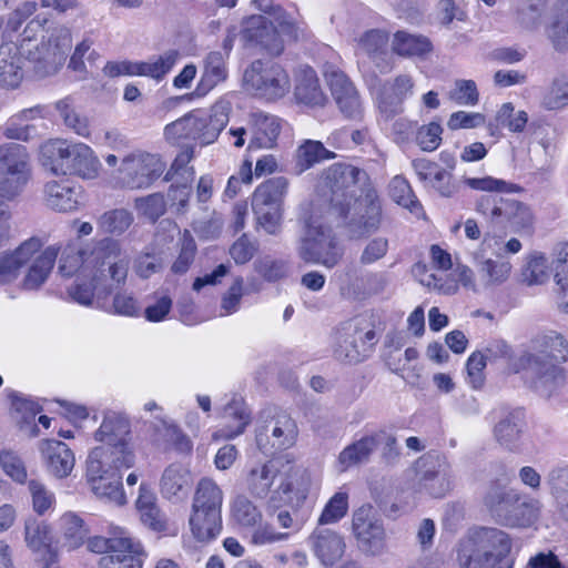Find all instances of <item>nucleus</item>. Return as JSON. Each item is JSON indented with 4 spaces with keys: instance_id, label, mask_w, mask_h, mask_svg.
Masks as SVG:
<instances>
[{
    "instance_id": "nucleus-1",
    "label": "nucleus",
    "mask_w": 568,
    "mask_h": 568,
    "mask_svg": "<svg viewBox=\"0 0 568 568\" xmlns=\"http://www.w3.org/2000/svg\"><path fill=\"white\" fill-rule=\"evenodd\" d=\"M483 354L487 361L507 359L514 373L524 372L525 384L544 397H550L566 382L562 364L568 361V341L559 333L549 332L531 342V349L517 358L510 345L503 339L490 342Z\"/></svg>"
},
{
    "instance_id": "nucleus-2",
    "label": "nucleus",
    "mask_w": 568,
    "mask_h": 568,
    "mask_svg": "<svg viewBox=\"0 0 568 568\" xmlns=\"http://www.w3.org/2000/svg\"><path fill=\"white\" fill-rule=\"evenodd\" d=\"M87 263L88 267H95V271L79 276L68 290L70 297L77 303L89 306L94 296L104 300L125 285L130 256L118 241L110 237L101 240Z\"/></svg>"
},
{
    "instance_id": "nucleus-3",
    "label": "nucleus",
    "mask_w": 568,
    "mask_h": 568,
    "mask_svg": "<svg viewBox=\"0 0 568 568\" xmlns=\"http://www.w3.org/2000/svg\"><path fill=\"white\" fill-rule=\"evenodd\" d=\"M464 183L473 190L488 193L476 200L475 211L494 230L520 232L531 229L534 216L530 209L523 202L501 195L520 191L519 185L493 176L465 178Z\"/></svg>"
},
{
    "instance_id": "nucleus-4",
    "label": "nucleus",
    "mask_w": 568,
    "mask_h": 568,
    "mask_svg": "<svg viewBox=\"0 0 568 568\" xmlns=\"http://www.w3.org/2000/svg\"><path fill=\"white\" fill-rule=\"evenodd\" d=\"M371 179L366 171L348 163H335L327 168L318 182L320 199L312 203L316 210L325 209L327 216L347 217L351 204L359 195L372 196Z\"/></svg>"
},
{
    "instance_id": "nucleus-5",
    "label": "nucleus",
    "mask_w": 568,
    "mask_h": 568,
    "mask_svg": "<svg viewBox=\"0 0 568 568\" xmlns=\"http://www.w3.org/2000/svg\"><path fill=\"white\" fill-rule=\"evenodd\" d=\"M40 160L55 175L94 180L101 170V162L89 145L60 139L49 140L41 145Z\"/></svg>"
},
{
    "instance_id": "nucleus-6",
    "label": "nucleus",
    "mask_w": 568,
    "mask_h": 568,
    "mask_svg": "<svg viewBox=\"0 0 568 568\" xmlns=\"http://www.w3.org/2000/svg\"><path fill=\"white\" fill-rule=\"evenodd\" d=\"M511 542L508 535L497 528H481L475 540L459 551L462 568H513Z\"/></svg>"
},
{
    "instance_id": "nucleus-7",
    "label": "nucleus",
    "mask_w": 568,
    "mask_h": 568,
    "mask_svg": "<svg viewBox=\"0 0 568 568\" xmlns=\"http://www.w3.org/2000/svg\"><path fill=\"white\" fill-rule=\"evenodd\" d=\"M223 491L211 478H202L195 489L190 527L199 541L214 539L222 529Z\"/></svg>"
},
{
    "instance_id": "nucleus-8",
    "label": "nucleus",
    "mask_w": 568,
    "mask_h": 568,
    "mask_svg": "<svg viewBox=\"0 0 568 568\" xmlns=\"http://www.w3.org/2000/svg\"><path fill=\"white\" fill-rule=\"evenodd\" d=\"M312 207L310 216L304 217L305 232L300 241L297 254L308 264H321L332 268L343 256L337 240L331 226L320 221L321 215Z\"/></svg>"
},
{
    "instance_id": "nucleus-9",
    "label": "nucleus",
    "mask_w": 568,
    "mask_h": 568,
    "mask_svg": "<svg viewBox=\"0 0 568 568\" xmlns=\"http://www.w3.org/2000/svg\"><path fill=\"white\" fill-rule=\"evenodd\" d=\"M375 337L376 333L369 317L358 315L337 328L334 356L344 363H359L368 356Z\"/></svg>"
},
{
    "instance_id": "nucleus-10",
    "label": "nucleus",
    "mask_w": 568,
    "mask_h": 568,
    "mask_svg": "<svg viewBox=\"0 0 568 568\" xmlns=\"http://www.w3.org/2000/svg\"><path fill=\"white\" fill-rule=\"evenodd\" d=\"M131 426L129 419L116 413L104 416L94 437L104 443L101 446L105 452V459L110 460L118 469H128L134 465L135 456L130 447Z\"/></svg>"
},
{
    "instance_id": "nucleus-11",
    "label": "nucleus",
    "mask_w": 568,
    "mask_h": 568,
    "mask_svg": "<svg viewBox=\"0 0 568 568\" xmlns=\"http://www.w3.org/2000/svg\"><path fill=\"white\" fill-rule=\"evenodd\" d=\"M121 469L105 459L103 448H93L87 459V479L93 494L106 501L122 506L126 503L122 487Z\"/></svg>"
},
{
    "instance_id": "nucleus-12",
    "label": "nucleus",
    "mask_w": 568,
    "mask_h": 568,
    "mask_svg": "<svg viewBox=\"0 0 568 568\" xmlns=\"http://www.w3.org/2000/svg\"><path fill=\"white\" fill-rule=\"evenodd\" d=\"M165 168L160 155L133 151L122 159L118 169V181L130 190L148 189L163 174Z\"/></svg>"
},
{
    "instance_id": "nucleus-13",
    "label": "nucleus",
    "mask_w": 568,
    "mask_h": 568,
    "mask_svg": "<svg viewBox=\"0 0 568 568\" xmlns=\"http://www.w3.org/2000/svg\"><path fill=\"white\" fill-rule=\"evenodd\" d=\"M243 80L248 89L267 100L284 97L291 87L290 77L284 68L270 60L253 61L245 70Z\"/></svg>"
},
{
    "instance_id": "nucleus-14",
    "label": "nucleus",
    "mask_w": 568,
    "mask_h": 568,
    "mask_svg": "<svg viewBox=\"0 0 568 568\" xmlns=\"http://www.w3.org/2000/svg\"><path fill=\"white\" fill-rule=\"evenodd\" d=\"M226 122L225 115L206 116L200 111H192L183 118L168 124L164 129L166 140H199L201 144H210L216 140Z\"/></svg>"
},
{
    "instance_id": "nucleus-15",
    "label": "nucleus",
    "mask_w": 568,
    "mask_h": 568,
    "mask_svg": "<svg viewBox=\"0 0 568 568\" xmlns=\"http://www.w3.org/2000/svg\"><path fill=\"white\" fill-rule=\"evenodd\" d=\"M418 487L435 498L444 497L453 487L454 471L448 458L428 452L417 460Z\"/></svg>"
},
{
    "instance_id": "nucleus-16",
    "label": "nucleus",
    "mask_w": 568,
    "mask_h": 568,
    "mask_svg": "<svg viewBox=\"0 0 568 568\" xmlns=\"http://www.w3.org/2000/svg\"><path fill=\"white\" fill-rule=\"evenodd\" d=\"M356 201L351 204L347 217L326 216V219L345 224L353 237H363L375 233L382 221V207L376 191L373 190V195L369 197L359 195Z\"/></svg>"
},
{
    "instance_id": "nucleus-17",
    "label": "nucleus",
    "mask_w": 568,
    "mask_h": 568,
    "mask_svg": "<svg viewBox=\"0 0 568 568\" xmlns=\"http://www.w3.org/2000/svg\"><path fill=\"white\" fill-rule=\"evenodd\" d=\"M296 436L294 419L286 413H278L257 428L256 445L263 454L272 455L293 446Z\"/></svg>"
},
{
    "instance_id": "nucleus-18",
    "label": "nucleus",
    "mask_w": 568,
    "mask_h": 568,
    "mask_svg": "<svg viewBox=\"0 0 568 568\" xmlns=\"http://www.w3.org/2000/svg\"><path fill=\"white\" fill-rule=\"evenodd\" d=\"M352 528L364 552L376 556L385 550L386 532L382 521L375 518L371 505H363L354 511Z\"/></svg>"
},
{
    "instance_id": "nucleus-19",
    "label": "nucleus",
    "mask_w": 568,
    "mask_h": 568,
    "mask_svg": "<svg viewBox=\"0 0 568 568\" xmlns=\"http://www.w3.org/2000/svg\"><path fill=\"white\" fill-rule=\"evenodd\" d=\"M43 193L47 206L58 212L77 211L82 203L81 186L68 179L47 182Z\"/></svg>"
},
{
    "instance_id": "nucleus-20",
    "label": "nucleus",
    "mask_w": 568,
    "mask_h": 568,
    "mask_svg": "<svg viewBox=\"0 0 568 568\" xmlns=\"http://www.w3.org/2000/svg\"><path fill=\"white\" fill-rule=\"evenodd\" d=\"M243 38L247 42L260 44L273 55L281 54L284 49L277 29L263 16H252L246 20Z\"/></svg>"
},
{
    "instance_id": "nucleus-21",
    "label": "nucleus",
    "mask_w": 568,
    "mask_h": 568,
    "mask_svg": "<svg viewBox=\"0 0 568 568\" xmlns=\"http://www.w3.org/2000/svg\"><path fill=\"white\" fill-rule=\"evenodd\" d=\"M41 246L39 239L31 237L13 252L0 254V285L14 281L20 273V268L40 251Z\"/></svg>"
},
{
    "instance_id": "nucleus-22",
    "label": "nucleus",
    "mask_w": 568,
    "mask_h": 568,
    "mask_svg": "<svg viewBox=\"0 0 568 568\" xmlns=\"http://www.w3.org/2000/svg\"><path fill=\"white\" fill-rule=\"evenodd\" d=\"M312 548L325 566H332L342 558L345 542L342 536L328 528H316L310 536Z\"/></svg>"
},
{
    "instance_id": "nucleus-23",
    "label": "nucleus",
    "mask_w": 568,
    "mask_h": 568,
    "mask_svg": "<svg viewBox=\"0 0 568 568\" xmlns=\"http://www.w3.org/2000/svg\"><path fill=\"white\" fill-rule=\"evenodd\" d=\"M41 452L50 474L57 478H65L71 474L75 459L67 444L49 439L42 444Z\"/></svg>"
},
{
    "instance_id": "nucleus-24",
    "label": "nucleus",
    "mask_w": 568,
    "mask_h": 568,
    "mask_svg": "<svg viewBox=\"0 0 568 568\" xmlns=\"http://www.w3.org/2000/svg\"><path fill=\"white\" fill-rule=\"evenodd\" d=\"M26 60L19 48L10 42L0 45V84L17 88L23 79Z\"/></svg>"
},
{
    "instance_id": "nucleus-25",
    "label": "nucleus",
    "mask_w": 568,
    "mask_h": 568,
    "mask_svg": "<svg viewBox=\"0 0 568 568\" xmlns=\"http://www.w3.org/2000/svg\"><path fill=\"white\" fill-rule=\"evenodd\" d=\"M252 120V139L248 150L253 149H271L275 145L281 132L280 120L274 115L256 112L251 115Z\"/></svg>"
},
{
    "instance_id": "nucleus-26",
    "label": "nucleus",
    "mask_w": 568,
    "mask_h": 568,
    "mask_svg": "<svg viewBox=\"0 0 568 568\" xmlns=\"http://www.w3.org/2000/svg\"><path fill=\"white\" fill-rule=\"evenodd\" d=\"M160 487L164 498L182 500L191 490L192 476L183 466L170 465L162 475Z\"/></svg>"
},
{
    "instance_id": "nucleus-27",
    "label": "nucleus",
    "mask_w": 568,
    "mask_h": 568,
    "mask_svg": "<svg viewBox=\"0 0 568 568\" xmlns=\"http://www.w3.org/2000/svg\"><path fill=\"white\" fill-rule=\"evenodd\" d=\"M294 95L298 103L311 108L324 106L327 102L316 72L311 68L304 69L297 77Z\"/></svg>"
},
{
    "instance_id": "nucleus-28",
    "label": "nucleus",
    "mask_w": 568,
    "mask_h": 568,
    "mask_svg": "<svg viewBox=\"0 0 568 568\" xmlns=\"http://www.w3.org/2000/svg\"><path fill=\"white\" fill-rule=\"evenodd\" d=\"M227 77L225 58L222 52H210L203 60V73L195 89V94L203 97Z\"/></svg>"
},
{
    "instance_id": "nucleus-29",
    "label": "nucleus",
    "mask_w": 568,
    "mask_h": 568,
    "mask_svg": "<svg viewBox=\"0 0 568 568\" xmlns=\"http://www.w3.org/2000/svg\"><path fill=\"white\" fill-rule=\"evenodd\" d=\"M525 427L521 410L507 413L494 427L496 440L507 449H515L521 438Z\"/></svg>"
},
{
    "instance_id": "nucleus-30",
    "label": "nucleus",
    "mask_w": 568,
    "mask_h": 568,
    "mask_svg": "<svg viewBox=\"0 0 568 568\" xmlns=\"http://www.w3.org/2000/svg\"><path fill=\"white\" fill-rule=\"evenodd\" d=\"M278 474L273 460L253 466L246 476V489L255 498H265Z\"/></svg>"
},
{
    "instance_id": "nucleus-31",
    "label": "nucleus",
    "mask_w": 568,
    "mask_h": 568,
    "mask_svg": "<svg viewBox=\"0 0 568 568\" xmlns=\"http://www.w3.org/2000/svg\"><path fill=\"white\" fill-rule=\"evenodd\" d=\"M538 515V501L523 498L517 493V500L506 510L499 521L511 527H528L536 521Z\"/></svg>"
},
{
    "instance_id": "nucleus-32",
    "label": "nucleus",
    "mask_w": 568,
    "mask_h": 568,
    "mask_svg": "<svg viewBox=\"0 0 568 568\" xmlns=\"http://www.w3.org/2000/svg\"><path fill=\"white\" fill-rule=\"evenodd\" d=\"M59 250L54 246L47 247L33 262L27 275L23 278L24 290H38L51 273Z\"/></svg>"
},
{
    "instance_id": "nucleus-33",
    "label": "nucleus",
    "mask_w": 568,
    "mask_h": 568,
    "mask_svg": "<svg viewBox=\"0 0 568 568\" xmlns=\"http://www.w3.org/2000/svg\"><path fill=\"white\" fill-rule=\"evenodd\" d=\"M374 440L373 433H371L346 446L338 455L341 470L368 463L372 454L375 452Z\"/></svg>"
},
{
    "instance_id": "nucleus-34",
    "label": "nucleus",
    "mask_w": 568,
    "mask_h": 568,
    "mask_svg": "<svg viewBox=\"0 0 568 568\" xmlns=\"http://www.w3.org/2000/svg\"><path fill=\"white\" fill-rule=\"evenodd\" d=\"M101 244V240L88 245L83 250H75L74 247H67L60 258L59 272L63 276H72L77 271H80L79 276H84L88 273L94 272L95 267H88L87 260L89 255Z\"/></svg>"
},
{
    "instance_id": "nucleus-35",
    "label": "nucleus",
    "mask_w": 568,
    "mask_h": 568,
    "mask_svg": "<svg viewBox=\"0 0 568 568\" xmlns=\"http://www.w3.org/2000/svg\"><path fill=\"white\" fill-rule=\"evenodd\" d=\"M336 154L327 150L322 142L315 140L304 141L296 151V170L302 173L316 163L335 159Z\"/></svg>"
},
{
    "instance_id": "nucleus-36",
    "label": "nucleus",
    "mask_w": 568,
    "mask_h": 568,
    "mask_svg": "<svg viewBox=\"0 0 568 568\" xmlns=\"http://www.w3.org/2000/svg\"><path fill=\"white\" fill-rule=\"evenodd\" d=\"M88 549L97 554H113L123 552L124 549H132L134 552L141 550V542L121 532L120 536L105 538L102 536H94L88 540Z\"/></svg>"
},
{
    "instance_id": "nucleus-37",
    "label": "nucleus",
    "mask_w": 568,
    "mask_h": 568,
    "mask_svg": "<svg viewBox=\"0 0 568 568\" xmlns=\"http://www.w3.org/2000/svg\"><path fill=\"white\" fill-rule=\"evenodd\" d=\"M394 52L402 57H420L432 51L428 38L397 31L392 43Z\"/></svg>"
},
{
    "instance_id": "nucleus-38",
    "label": "nucleus",
    "mask_w": 568,
    "mask_h": 568,
    "mask_svg": "<svg viewBox=\"0 0 568 568\" xmlns=\"http://www.w3.org/2000/svg\"><path fill=\"white\" fill-rule=\"evenodd\" d=\"M511 268L510 262L505 258H486L478 263V273L485 287L497 286L506 282Z\"/></svg>"
},
{
    "instance_id": "nucleus-39",
    "label": "nucleus",
    "mask_w": 568,
    "mask_h": 568,
    "mask_svg": "<svg viewBox=\"0 0 568 568\" xmlns=\"http://www.w3.org/2000/svg\"><path fill=\"white\" fill-rule=\"evenodd\" d=\"M515 500H517V491L507 489L497 483H493L489 486L484 497L486 507L498 520Z\"/></svg>"
},
{
    "instance_id": "nucleus-40",
    "label": "nucleus",
    "mask_w": 568,
    "mask_h": 568,
    "mask_svg": "<svg viewBox=\"0 0 568 568\" xmlns=\"http://www.w3.org/2000/svg\"><path fill=\"white\" fill-rule=\"evenodd\" d=\"M287 185L288 181L286 178H272L256 187L252 202H256L257 205H262V203L283 204Z\"/></svg>"
},
{
    "instance_id": "nucleus-41",
    "label": "nucleus",
    "mask_w": 568,
    "mask_h": 568,
    "mask_svg": "<svg viewBox=\"0 0 568 568\" xmlns=\"http://www.w3.org/2000/svg\"><path fill=\"white\" fill-rule=\"evenodd\" d=\"M179 51L168 50L153 61L138 62L139 75L161 80L171 71L179 59Z\"/></svg>"
},
{
    "instance_id": "nucleus-42",
    "label": "nucleus",
    "mask_w": 568,
    "mask_h": 568,
    "mask_svg": "<svg viewBox=\"0 0 568 568\" xmlns=\"http://www.w3.org/2000/svg\"><path fill=\"white\" fill-rule=\"evenodd\" d=\"M132 222L133 216L128 210L114 209L99 217L98 226L103 233L120 235L130 227Z\"/></svg>"
},
{
    "instance_id": "nucleus-43",
    "label": "nucleus",
    "mask_w": 568,
    "mask_h": 568,
    "mask_svg": "<svg viewBox=\"0 0 568 568\" xmlns=\"http://www.w3.org/2000/svg\"><path fill=\"white\" fill-rule=\"evenodd\" d=\"M144 549L139 552L124 549L123 552H113L102 556L98 561L99 568H142Z\"/></svg>"
},
{
    "instance_id": "nucleus-44",
    "label": "nucleus",
    "mask_w": 568,
    "mask_h": 568,
    "mask_svg": "<svg viewBox=\"0 0 568 568\" xmlns=\"http://www.w3.org/2000/svg\"><path fill=\"white\" fill-rule=\"evenodd\" d=\"M55 109L68 128L74 130L81 136L89 135L88 120L75 111L73 100L70 97L59 100L55 103Z\"/></svg>"
},
{
    "instance_id": "nucleus-45",
    "label": "nucleus",
    "mask_w": 568,
    "mask_h": 568,
    "mask_svg": "<svg viewBox=\"0 0 568 568\" xmlns=\"http://www.w3.org/2000/svg\"><path fill=\"white\" fill-rule=\"evenodd\" d=\"M551 493L562 504V515L568 520V466L552 468L547 477Z\"/></svg>"
},
{
    "instance_id": "nucleus-46",
    "label": "nucleus",
    "mask_w": 568,
    "mask_h": 568,
    "mask_svg": "<svg viewBox=\"0 0 568 568\" xmlns=\"http://www.w3.org/2000/svg\"><path fill=\"white\" fill-rule=\"evenodd\" d=\"M233 519L243 527H253L262 519L257 507L245 496H237L232 505Z\"/></svg>"
},
{
    "instance_id": "nucleus-47",
    "label": "nucleus",
    "mask_w": 568,
    "mask_h": 568,
    "mask_svg": "<svg viewBox=\"0 0 568 568\" xmlns=\"http://www.w3.org/2000/svg\"><path fill=\"white\" fill-rule=\"evenodd\" d=\"M443 128L438 122H430L416 128L415 143L424 152L437 150L442 143Z\"/></svg>"
},
{
    "instance_id": "nucleus-48",
    "label": "nucleus",
    "mask_w": 568,
    "mask_h": 568,
    "mask_svg": "<svg viewBox=\"0 0 568 568\" xmlns=\"http://www.w3.org/2000/svg\"><path fill=\"white\" fill-rule=\"evenodd\" d=\"M375 449L382 446L381 458L386 464H395L400 455L396 435L388 428L373 432Z\"/></svg>"
},
{
    "instance_id": "nucleus-49",
    "label": "nucleus",
    "mask_w": 568,
    "mask_h": 568,
    "mask_svg": "<svg viewBox=\"0 0 568 568\" xmlns=\"http://www.w3.org/2000/svg\"><path fill=\"white\" fill-rule=\"evenodd\" d=\"M549 38L557 50L568 48V0L560 4L556 20L549 29Z\"/></svg>"
},
{
    "instance_id": "nucleus-50",
    "label": "nucleus",
    "mask_w": 568,
    "mask_h": 568,
    "mask_svg": "<svg viewBox=\"0 0 568 568\" xmlns=\"http://www.w3.org/2000/svg\"><path fill=\"white\" fill-rule=\"evenodd\" d=\"M196 254V244L187 230L184 231L179 256L171 266V272L175 275L185 274L192 265Z\"/></svg>"
},
{
    "instance_id": "nucleus-51",
    "label": "nucleus",
    "mask_w": 568,
    "mask_h": 568,
    "mask_svg": "<svg viewBox=\"0 0 568 568\" xmlns=\"http://www.w3.org/2000/svg\"><path fill=\"white\" fill-rule=\"evenodd\" d=\"M24 539L27 545L33 550H40L50 542V530L42 520L30 519L26 521Z\"/></svg>"
},
{
    "instance_id": "nucleus-52",
    "label": "nucleus",
    "mask_w": 568,
    "mask_h": 568,
    "mask_svg": "<svg viewBox=\"0 0 568 568\" xmlns=\"http://www.w3.org/2000/svg\"><path fill=\"white\" fill-rule=\"evenodd\" d=\"M0 465L2 470L13 481L18 484L27 483L28 473L23 460L12 450H2L0 453Z\"/></svg>"
},
{
    "instance_id": "nucleus-53",
    "label": "nucleus",
    "mask_w": 568,
    "mask_h": 568,
    "mask_svg": "<svg viewBox=\"0 0 568 568\" xmlns=\"http://www.w3.org/2000/svg\"><path fill=\"white\" fill-rule=\"evenodd\" d=\"M388 36L381 30H369L359 39V48L372 59H377L386 52Z\"/></svg>"
},
{
    "instance_id": "nucleus-54",
    "label": "nucleus",
    "mask_w": 568,
    "mask_h": 568,
    "mask_svg": "<svg viewBox=\"0 0 568 568\" xmlns=\"http://www.w3.org/2000/svg\"><path fill=\"white\" fill-rule=\"evenodd\" d=\"M135 207L152 222L158 221L166 211L163 194L153 193L135 200Z\"/></svg>"
},
{
    "instance_id": "nucleus-55",
    "label": "nucleus",
    "mask_w": 568,
    "mask_h": 568,
    "mask_svg": "<svg viewBox=\"0 0 568 568\" xmlns=\"http://www.w3.org/2000/svg\"><path fill=\"white\" fill-rule=\"evenodd\" d=\"M255 271L266 281L275 282L287 275V263L283 260H274L264 256L254 263Z\"/></svg>"
},
{
    "instance_id": "nucleus-56",
    "label": "nucleus",
    "mask_w": 568,
    "mask_h": 568,
    "mask_svg": "<svg viewBox=\"0 0 568 568\" xmlns=\"http://www.w3.org/2000/svg\"><path fill=\"white\" fill-rule=\"evenodd\" d=\"M389 193L396 203L410 211L419 205L409 183L402 176H395L392 180Z\"/></svg>"
},
{
    "instance_id": "nucleus-57",
    "label": "nucleus",
    "mask_w": 568,
    "mask_h": 568,
    "mask_svg": "<svg viewBox=\"0 0 568 568\" xmlns=\"http://www.w3.org/2000/svg\"><path fill=\"white\" fill-rule=\"evenodd\" d=\"M347 508V495L345 493H336L323 509L318 524L326 525L338 521L346 515Z\"/></svg>"
},
{
    "instance_id": "nucleus-58",
    "label": "nucleus",
    "mask_w": 568,
    "mask_h": 568,
    "mask_svg": "<svg viewBox=\"0 0 568 568\" xmlns=\"http://www.w3.org/2000/svg\"><path fill=\"white\" fill-rule=\"evenodd\" d=\"M544 105L548 110H557L568 104V78L559 77L552 81V84L544 97Z\"/></svg>"
},
{
    "instance_id": "nucleus-59",
    "label": "nucleus",
    "mask_w": 568,
    "mask_h": 568,
    "mask_svg": "<svg viewBox=\"0 0 568 568\" xmlns=\"http://www.w3.org/2000/svg\"><path fill=\"white\" fill-rule=\"evenodd\" d=\"M547 264L544 256H531L521 271V281L527 285H538L547 281Z\"/></svg>"
},
{
    "instance_id": "nucleus-60",
    "label": "nucleus",
    "mask_w": 568,
    "mask_h": 568,
    "mask_svg": "<svg viewBox=\"0 0 568 568\" xmlns=\"http://www.w3.org/2000/svg\"><path fill=\"white\" fill-rule=\"evenodd\" d=\"M514 110L513 103H504L497 112V122L507 126L511 132H521L527 124L528 115L525 111L514 113Z\"/></svg>"
},
{
    "instance_id": "nucleus-61",
    "label": "nucleus",
    "mask_w": 568,
    "mask_h": 568,
    "mask_svg": "<svg viewBox=\"0 0 568 568\" xmlns=\"http://www.w3.org/2000/svg\"><path fill=\"white\" fill-rule=\"evenodd\" d=\"M11 399L13 416L17 423L21 426L33 423L41 408L34 402L17 394H12Z\"/></svg>"
},
{
    "instance_id": "nucleus-62",
    "label": "nucleus",
    "mask_w": 568,
    "mask_h": 568,
    "mask_svg": "<svg viewBox=\"0 0 568 568\" xmlns=\"http://www.w3.org/2000/svg\"><path fill=\"white\" fill-rule=\"evenodd\" d=\"M165 262L160 254L143 253L134 261V271L141 278H149L164 268Z\"/></svg>"
},
{
    "instance_id": "nucleus-63",
    "label": "nucleus",
    "mask_w": 568,
    "mask_h": 568,
    "mask_svg": "<svg viewBox=\"0 0 568 568\" xmlns=\"http://www.w3.org/2000/svg\"><path fill=\"white\" fill-rule=\"evenodd\" d=\"M339 110L349 119H356L362 113L359 97L355 87H347L342 93L334 95Z\"/></svg>"
},
{
    "instance_id": "nucleus-64",
    "label": "nucleus",
    "mask_w": 568,
    "mask_h": 568,
    "mask_svg": "<svg viewBox=\"0 0 568 568\" xmlns=\"http://www.w3.org/2000/svg\"><path fill=\"white\" fill-rule=\"evenodd\" d=\"M552 268L555 278L561 290L568 288V243H560L554 248Z\"/></svg>"
}]
</instances>
